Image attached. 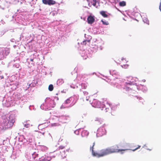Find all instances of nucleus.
<instances>
[{"mask_svg":"<svg viewBox=\"0 0 161 161\" xmlns=\"http://www.w3.org/2000/svg\"><path fill=\"white\" fill-rule=\"evenodd\" d=\"M95 145V142H94L92 146L90 147V150L92 151V154L93 156L97 157L99 158L109 154L108 148L101 150L99 153L95 152L93 150V147Z\"/></svg>","mask_w":161,"mask_h":161,"instance_id":"obj_1","label":"nucleus"},{"mask_svg":"<svg viewBox=\"0 0 161 161\" xmlns=\"http://www.w3.org/2000/svg\"><path fill=\"white\" fill-rule=\"evenodd\" d=\"M119 148L118 146L117 145H115L111 147L108 148V150L109 154L112 153H118L120 152H121V154H123L124 152L123 151L128 150V149L127 148L119 149Z\"/></svg>","mask_w":161,"mask_h":161,"instance_id":"obj_2","label":"nucleus"},{"mask_svg":"<svg viewBox=\"0 0 161 161\" xmlns=\"http://www.w3.org/2000/svg\"><path fill=\"white\" fill-rule=\"evenodd\" d=\"M42 2L45 4L50 6L53 5L56 3V1L53 0H42Z\"/></svg>","mask_w":161,"mask_h":161,"instance_id":"obj_3","label":"nucleus"},{"mask_svg":"<svg viewBox=\"0 0 161 161\" xmlns=\"http://www.w3.org/2000/svg\"><path fill=\"white\" fill-rule=\"evenodd\" d=\"M91 102V101H89L90 102ZM90 103L92 104L93 107L95 108L100 107V103L96 99H94L92 103Z\"/></svg>","mask_w":161,"mask_h":161,"instance_id":"obj_4","label":"nucleus"},{"mask_svg":"<svg viewBox=\"0 0 161 161\" xmlns=\"http://www.w3.org/2000/svg\"><path fill=\"white\" fill-rule=\"evenodd\" d=\"M64 148V147L63 146H60L59 147V150L61 151H60V153L61 156L62 157H66V155H65V151H63L62 150Z\"/></svg>","mask_w":161,"mask_h":161,"instance_id":"obj_5","label":"nucleus"},{"mask_svg":"<svg viewBox=\"0 0 161 161\" xmlns=\"http://www.w3.org/2000/svg\"><path fill=\"white\" fill-rule=\"evenodd\" d=\"M87 20L88 24H92L94 22L95 19L94 16L90 15L88 17Z\"/></svg>","mask_w":161,"mask_h":161,"instance_id":"obj_6","label":"nucleus"},{"mask_svg":"<svg viewBox=\"0 0 161 161\" xmlns=\"http://www.w3.org/2000/svg\"><path fill=\"white\" fill-rule=\"evenodd\" d=\"M89 132L86 130H84L81 132V136L82 137L86 136L88 135Z\"/></svg>","mask_w":161,"mask_h":161,"instance_id":"obj_7","label":"nucleus"},{"mask_svg":"<svg viewBox=\"0 0 161 161\" xmlns=\"http://www.w3.org/2000/svg\"><path fill=\"white\" fill-rule=\"evenodd\" d=\"M100 14L104 17L106 18L108 16V15L106 14V12L104 11H102L100 12Z\"/></svg>","mask_w":161,"mask_h":161,"instance_id":"obj_8","label":"nucleus"},{"mask_svg":"<svg viewBox=\"0 0 161 161\" xmlns=\"http://www.w3.org/2000/svg\"><path fill=\"white\" fill-rule=\"evenodd\" d=\"M98 131L99 133H101L102 131L103 132L101 133L102 135L105 134L106 133L105 130L103 128L99 129L98 130Z\"/></svg>","mask_w":161,"mask_h":161,"instance_id":"obj_9","label":"nucleus"},{"mask_svg":"<svg viewBox=\"0 0 161 161\" xmlns=\"http://www.w3.org/2000/svg\"><path fill=\"white\" fill-rule=\"evenodd\" d=\"M126 4L125 2L124 1L120 2L119 3V5L121 7L125 6Z\"/></svg>","mask_w":161,"mask_h":161,"instance_id":"obj_10","label":"nucleus"},{"mask_svg":"<svg viewBox=\"0 0 161 161\" xmlns=\"http://www.w3.org/2000/svg\"><path fill=\"white\" fill-rule=\"evenodd\" d=\"M48 89L49 91H52L53 89V85L52 84L50 85L49 86Z\"/></svg>","mask_w":161,"mask_h":161,"instance_id":"obj_11","label":"nucleus"},{"mask_svg":"<svg viewBox=\"0 0 161 161\" xmlns=\"http://www.w3.org/2000/svg\"><path fill=\"white\" fill-rule=\"evenodd\" d=\"M87 42L89 43L90 42V40H86L82 42L81 43V44H82L83 45H86Z\"/></svg>","mask_w":161,"mask_h":161,"instance_id":"obj_12","label":"nucleus"},{"mask_svg":"<svg viewBox=\"0 0 161 161\" xmlns=\"http://www.w3.org/2000/svg\"><path fill=\"white\" fill-rule=\"evenodd\" d=\"M135 147H136L135 148L132 150L133 151H135L136 150L139 148L141 147V146L138 145L137 146H135Z\"/></svg>","mask_w":161,"mask_h":161,"instance_id":"obj_13","label":"nucleus"},{"mask_svg":"<svg viewBox=\"0 0 161 161\" xmlns=\"http://www.w3.org/2000/svg\"><path fill=\"white\" fill-rule=\"evenodd\" d=\"M71 98H69L67 99L65 101V103L66 104L69 103L71 101Z\"/></svg>","mask_w":161,"mask_h":161,"instance_id":"obj_14","label":"nucleus"},{"mask_svg":"<svg viewBox=\"0 0 161 161\" xmlns=\"http://www.w3.org/2000/svg\"><path fill=\"white\" fill-rule=\"evenodd\" d=\"M101 21L102 22L103 24L105 25H108V21H104L103 20H101Z\"/></svg>","mask_w":161,"mask_h":161,"instance_id":"obj_15","label":"nucleus"},{"mask_svg":"<svg viewBox=\"0 0 161 161\" xmlns=\"http://www.w3.org/2000/svg\"><path fill=\"white\" fill-rule=\"evenodd\" d=\"M89 99V97H86V98H83V101L84 102H86V101H88Z\"/></svg>","mask_w":161,"mask_h":161,"instance_id":"obj_16","label":"nucleus"},{"mask_svg":"<svg viewBox=\"0 0 161 161\" xmlns=\"http://www.w3.org/2000/svg\"><path fill=\"white\" fill-rule=\"evenodd\" d=\"M29 124H26L25 125V126L26 128H28L29 127Z\"/></svg>","mask_w":161,"mask_h":161,"instance_id":"obj_17","label":"nucleus"},{"mask_svg":"<svg viewBox=\"0 0 161 161\" xmlns=\"http://www.w3.org/2000/svg\"><path fill=\"white\" fill-rule=\"evenodd\" d=\"M6 52L7 51V53H6V55L8 54H9V52L8 50V49H7V50H6Z\"/></svg>","mask_w":161,"mask_h":161,"instance_id":"obj_18","label":"nucleus"},{"mask_svg":"<svg viewBox=\"0 0 161 161\" xmlns=\"http://www.w3.org/2000/svg\"><path fill=\"white\" fill-rule=\"evenodd\" d=\"M83 93H84V94L85 95H87L88 94V92H83Z\"/></svg>","mask_w":161,"mask_h":161,"instance_id":"obj_19","label":"nucleus"},{"mask_svg":"<svg viewBox=\"0 0 161 161\" xmlns=\"http://www.w3.org/2000/svg\"><path fill=\"white\" fill-rule=\"evenodd\" d=\"M93 2H95V4H93V5L94 6H95L96 5V0H93Z\"/></svg>","mask_w":161,"mask_h":161,"instance_id":"obj_20","label":"nucleus"},{"mask_svg":"<svg viewBox=\"0 0 161 161\" xmlns=\"http://www.w3.org/2000/svg\"><path fill=\"white\" fill-rule=\"evenodd\" d=\"M147 24H149V21L148 20H146V22Z\"/></svg>","mask_w":161,"mask_h":161,"instance_id":"obj_21","label":"nucleus"},{"mask_svg":"<svg viewBox=\"0 0 161 161\" xmlns=\"http://www.w3.org/2000/svg\"><path fill=\"white\" fill-rule=\"evenodd\" d=\"M159 8L160 10V11H161V4H160V6H159Z\"/></svg>","mask_w":161,"mask_h":161,"instance_id":"obj_22","label":"nucleus"},{"mask_svg":"<svg viewBox=\"0 0 161 161\" xmlns=\"http://www.w3.org/2000/svg\"><path fill=\"white\" fill-rule=\"evenodd\" d=\"M126 146H129V143H126Z\"/></svg>","mask_w":161,"mask_h":161,"instance_id":"obj_23","label":"nucleus"},{"mask_svg":"<svg viewBox=\"0 0 161 161\" xmlns=\"http://www.w3.org/2000/svg\"><path fill=\"white\" fill-rule=\"evenodd\" d=\"M61 81V82L62 81V80H58V82H59L60 81Z\"/></svg>","mask_w":161,"mask_h":161,"instance_id":"obj_24","label":"nucleus"},{"mask_svg":"<svg viewBox=\"0 0 161 161\" xmlns=\"http://www.w3.org/2000/svg\"><path fill=\"white\" fill-rule=\"evenodd\" d=\"M30 60L32 62L33 61V59H31Z\"/></svg>","mask_w":161,"mask_h":161,"instance_id":"obj_25","label":"nucleus"},{"mask_svg":"<svg viewBox=\"0 0 161 161\" xmlns=\"http://www.w3.org/2000/svg\"><path fill=\"white\" fill-rule=\"evenodd\" d=\"M121 60L122 61H123L124 60V59L123 58H122L121 59Z\"/></svg>","mask_w":161,"mask_h":161,"instance_id":"obj_26","label":"nucleus"},{"mask_svg":"<svg viewBox=\"0 0 161 161\" xmlns=\"http://www.w3.org/2000/svg\"><path fill=\"white\" fill-rule=\"evenodd\" d=\"M1 50H0V56H1Z\"/></svg>","mask_w":161,"mask_h":161,"instance_id":"obj_27","label":"nucleus"},{"mask_svg":"<svg viewBox=\"0 0 161 161\" xmlns=\"http://www.w3.org/2000/svg\"><path fill=\"white\" fill-rule=\"evenodd\" d=\"M86 86H85L84 87V88L85 89H86Z\"/></svg>","mask_w":161,"mask_h":161,"instance_id":"obj_28","label":"nucleus"}]
</instances>
